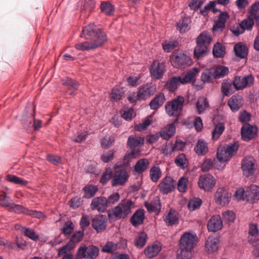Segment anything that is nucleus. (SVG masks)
Here are the masks:
<instances>
[{
    "label": "nucleus",
    "instance_id": "obj_50",
    "mask_svg": "<svg viewBox=\"0 0 259 259\" xmlns=\"http://www.w3.org/2000/svg\"><path fill=\"white\" fill-rule=\"evenodd\" d=\"M175 163L181 168H185L188 166V160L183 153L179 154L175 159Z\"/></svg>",
    "mask_w": 259,
    "mask_h": 259
},
{
    "label": "nucleus",
    "instance_id": "obj_39",
    "mask_svg": "<svg viewBox=\"0 0 259 259\" xmlns=\"http://www.w3.org/2000/svg\"><path fill=\"white\" fill-rule=\"evenodd\" d=\"M176 127L173 124L168 125L163 128L160 132V136L164 140H168L175 133Z\"/></svg>",
    "mask_w": 259,
    "mask_h": 259
},
{
    "label": "nucleus",
    "instance_id": "obj_27",
    "mask_svg": "<svg viewBox=\"0 0 259 259\" xmlns=\"http://www.w3.org/2000/svg\"><path fill=\"white\" fill-rule=\"evenodd\" d=\"M145 219V210L144 209H138L130 219V222L135 227H137L143 223Z\"/></svg>",
    "mask_w": 259,
    "mask_h": 259
},
{
    "label": "nucleus",
    "instance_id": "obj_43",
    "mask_svg": "<svg viewBox=\"0 0 259 259\" xmlns=\"http://www.w3.org/2000/svg\"><path fill=\"white\" fill-rule=\"evenodd\" d=\"M194 151L198 155H203L208 151L207 143L204 140H198L194 148Z\"/></svg>",
    "mask_w": 259,
    "mask_h": 259
},
{
    "label": "nucleus",
    "instance_id": "obj_62",
    "mask_svg": "<svg viewBox=\"0 0 259 259\" xmlns=\"http://www.w3.org/2000/svg\"><path fill=\"white\" fill-rule=\"evenodd\" d=\"M83 234V230L76 232L72 235L71 238L69 241H71L72 245L75 246V243L79 242L82 240Z\"/></svg>",
    "mask_w": 259,
    "mask_h": 259
},
{
    "label": "nucleus",
    "instance_id": "obj_2",
    "mask_svg": "<svg viewBox=\"0 0 259 259\" xmlns=\"http://www.w3.org/2000/svg\"><path fill=\"white\" fill-rule=\"evenodd\" d=\"M134 208L133 201L130 199H123L117 206L107 210L108 217L111 220L124 219L132 212Z\"/></svg>",
    "mask_w": 259,
    "mask_h": 259
},
{
    "label": "nucleus",
    "instance_id": "obj_5",
    "mask_svg": "<svg viewBox=\"0 0 259 259\" xmlns=\"http://www.w3.org/2000/svg\"><path fill=\"white\" fill-rule=\"evenodd\" d=\"M184 102V97L180 96L171 101L167 102L165 105L166 113L169 116L177 117L176 121H178L183 110Z\"/></svg>",
    "mask_w": 259,
    "mask_h": 259
},
{
    "label": "nucleus",
    "instance_id": "obj_16",
    "mask_svg": "<svg viewBox=\"0 0 259 259\" xmlns=\"http://www.w3.org/2000/svg\"><path fill=\"white\" fill-rule=\"evenodd\" d=\"M104 39H105L104 37H101L96 42H93L91 40L78 42L75 45V48L77 50L82 51L96 49L102 46V42Z\"/></svg>",
    "mask_w": 259,
    "mask_h": 259
},
{
    "label": "nucleus",
    "instance_id": "obj_23",
    "mask_svg": "<svg viewBox=\"0 0 259 259\" xmlns=\"http://www.w3.org/2000/svg\"><path fill=\"white\" fill-rule=\"evenodd\" d=\"M223 227V221L220 215L212 217L208 222L207 229L210 232H217Z\"/></svg>",
    "mask_w": 259,
    "mask_h": 259
},
{
    "label": "nucleus",
    "instance_id": "obj_46",
    "mask_svg": "<svg viewBox=\"0 0 259 259\" xmlns=\"http://www.w3.org/2000/svg\"><path fill=\"white\" fill-rule=\"evenodd\" d=\"M225 130L224 124L222 122H219L215 125V127L212 132V139L213 140H217L223 134Z\"/></svg>",
    "mask_w": 259,
    "mask_h": 259
},
{
    "label": "nucleus",
    "instance_id": "obj_25",
    "mask_svg": "<svg viewBox=\"0 0 259 259\" xmlns=\"http://www.w3.org/2000/svg\"><path fill=\"white\" fill-rule=\"evenodd\" d=\"M235 91L233 80L227 79L223 81L221 84V92L224 96H229Z\"/></svg>",
    "mask_w": 259,
    "mask_h": 259
},
{
    "label": "nucleus",
    "instance_id": "obj_37",
    "mask_svg": "<svg viewBox=\"0 0 259 259\" xmlns=\"http://www.w3.org/2000/svg\"><path fill=\"white\" fill-rule=\"evenodd\" d=\"M165 97L163 94L156 95L150 102L149 106L152 110H157L162 105Z\"/></svg>",
    "mask_w": 259,
    "mask_h": 259
},
{
    "label": "nucleus",
    "instance_id": "obj_15",
    "mask_svg": "<svg viewBox=\"0 0 259 259\" xmlns=\"http://www.w3.org/2000/svg\"><path fill=\"white\" fill-rule=\"evenodd\" d=\"M129 177L127 171L125 169H120L115 171L112 180V185L116 186L123 185Z\"/></svg>",
    "mask_w": 259,
    "mask_h": 259
},
{
    "label": "nucleus",
    "instance_id": "obj_38",
    "mask_svg": "<svg viewBox=\"0 0 259 259\" xmlns=\"http://www.w3.org/2000/svg\"><path fill=\"white\" fill-rule=\"evenodd\" d=\"M162 176V171L160 167L156 165H153L149 171V177L152 182H157Z\"/></svg>",
    "mask_w": 259,
    "mask_h": 259
},
{
    "label": "nucleus",
    "instance_id": "obj_54",
    "mask_svg": "<svg viewBox=\"0 0 259 259\" xmlns=\"http://www.w3.org/2000/svg\"><path fill=\"white\" fill-rule=\"evenodd\" d=\"M177 40H166L162 44V48L166 52H170L178 46Z\"/></svg>",
    "mask_w": 259,
    "mask_h": 259
},
{
    "label": "nucleus",
    "instance_id": "obj_4",
    "mask_svg": "<svg viewBox=\"0 0 259 259\" xmlns=\"http://www.w3.org/2000/svg\"><path fill=\"white\" fill-rule=\"evenodd\" d=\"M81 37H84L93 42H96L102 37H104L102 42V45L107 40V36L104 32L102 31L94 23H91L83 28Z\"/></svg>",
    "mask_w": 259,
    "mask_h": 259
},
{
    "label": "nucleus",
    "instance_id": "obj_29",
    "mask_svg": "<svg viewBox=\"0 0 259 259\" xmlns=\"http://www.w3.org/2000/svg\"><path fill=\"white\" fill-rule=\"evenodd\" d=\"M228 105L233 112H236L242 106V97L239 95H233L229 99Z\"/></svg>",
    "mask_w": 259,
    "mask_h": 259
},
{
    "label": "nucleus",
    "instance_id": "obj_64",
    "mask_svg": "<svg viewBox=\"0 0 259 259\" xmlns=\"http://www.w3.org/2000/svg\"><path fill=\"white\" fill-rule=\"evenodd\" d=\"M69 204L73 209H76L82 204V200L80 197L76 196L70 200Z\"/></svg>",
    "mask_w": 259,
    "mask_h": 259
},
{
    "label": "nucleus",
    "instance_id": "obj_20",
    "mask_svg": "<svg viewBox=\"0 0 259 259\" xmlns=\"http://www.w3.org/2000/svg\"><path fill=\"white\" fill-rule=\"evenodd\" d=\"M62 82L63 85L67 87L69 95L72 96L76 95V92L79 86L77 81L71 78L66 77L62 80Z\"/></svg>",
    "mask_w": 259,
    "mask_h": 259
},
{
    "label": "nucleus",
    "instance_id": "obj_59",
    "mask_svg": "<svg viewBox=\"0 0 259 259\" xmlns=\"http://www.w3.org/2000/svg\"><path fill=\"white\" fill-rule=\"evenodd\" d=\"M202 204V200L199 198H194L190 200L188 204V207L190 211L198 208Z\"/></svg>",
    "mask_w": 259,
    "mask_h": 259
},
{
    "label": "nucleus",
    "instance_id": "obj_57",
    "mask_svg": "<svg viewBox=\"0 0 259 259\" xmlns=\"http://www.w3.org/2000/svg\"><path fill=\"white\" fill-rule=\"evenodd\" d=\"M188 179L185 177H181L177 184V188L179 192H185L187 189Z\"/></svg>",
    "mask_w": 259,
    "mask_h": 259
},
{
    "label": "nucleus",
    "instance_id": "obj_42",
    "mask_svg": "<svg viewBox=\"0 0 259 259\" xmlns=\"http://www.w3.org/2000/svg\"><path fill=\"white\" fill-rule=\"evenodd\" d=\"M215 79L212 68L205 69L201 74V80L204 83L212 82Z\"/></svg>",
    "mask_w": 259,
    "mask_h": 259
},
{
    "label": "nucleus",
    "instance_id": "obj_1",
    "mask_svg": "<svg viewBox=\"0 0 259 259\" xmlns=\"http://www.w3.org/2000/svg\"><path fill=\"white\" fill-rule=\"evenodd\" d=\"M197 242V236L189 232H185L179 241V248L178 250L177 259H190L192 250Z\"/></svg>",
    "mask_w": 259,
    "mask_h": 259
},
{
    "label": "nucleus",
    "instance_id": "obj_55",
    "mask_svg": "<svg viewBox=\"0 0 259 259\" xmlns=\"http://www.w3.org/2000/svg\"><path fill=\"white\" fill-rule=\"evenodd\" d=\"M117 248V244L112 241H108L103 246L102 251L106 253H113Z\"/></svg>",
    "mask_w": 259,
    "mask_h": 259
},
{
    "label": "nucleus",
    "instance_id": "obj_49",
    "mask_svg": "<svg viewBox=\"0 0 259 259\" xmlns=\"http://www.w3.org/2000/svg\"><path fill=\"white\" fill-rule=\"evenodd\" d=\"M147 239V235L145 232L139 233L136 238L135 245L138 248H142L145 245Z\"/></svg>",
    "mask_w": 259,
    "mask_h": 259
},
{
    "label": "nucleus",
    "instance_id": "obj_48",
    "mask_svg": "<svg viewBox=\"0 0 259 259\" xmlns=\"http://www.w3.org/2000/svg\"><path fill=\"white\" fill-rule=\"evenodd\" d=\"M41 121L39 119H35L34 118L31 120L25 121L24 123L25 128L28 130V128L32 127L34 130H39L41 127Z\"/></svg>",
    "mask_w": 259,
    "mask_h": 259
},
{
    "label": "nucleus",
    "instance_id": "obj_21",
    "mask_svg": "<svg viewBox=\"0 0 259 259\" xmlns=\"http://www.w3.org/2000/svg\"><path fill=\"white\" fill-rule=\"evenodd\" d=\"M107 207L105 197L100 196L94 198L91 203V209L92 210H97L99 212H104Z\"/></svg>",
    "mask_w": 259,
    "mask_h": 259
},
{
    "label": "nucleus",
    "instance_id": "obj_34",
    "mask_svg": "<svg viewBox=\"0 0 259 259\" xmlns=\"http://www.w3.org/2000/svg\"><path fill=\"white\" fill-rule=\"evenodd\" d=\"M190 19L189 17L182 18L177 24V29L181 33L185 32L190 28Z\"/></svg>",
    "mask_w": 259,
    "mask_h": 259
},
{
    "label": "nucleus",
    "instance_id": "obj_40",
    "mask_svg": "<svg viewBox=\"0 0 259 259\" xmlns=\"http://www.w3.org/2000/svg\"><path fill=\"white\" fill-rule=\"evenodd\" d=\"M149 164V161L147 159H140L136 163L134 169L137 172L142 174L148 168Z\"/></svg>",
    "mask_w": 259,
    "mask_h": 259
},
{
    "label": "nucleus",
    "instance_id": "obj_10",
    "mask_svg": "<svg viewBox=\"0 0 259 259\" xmlns=\"http://www.w3.org/2000/svg\"><path fill=\"white\" fill-rule=\"evenodd\" d=\"M156 91V86L152 83H147L140 87L138 93L139 100H145L153 96Z\"/></svg>",
    "mask_w": 259,
    "mask_h": 259
},
{
    "label": "nucleus",
    "instance_id": "obj_44",
    "mask_svg": "<svg viewBox=\"0 0 259 259\" xmlns=\"http://www.w3.org/2000/svg\"><path fill=\"white\" fill-rule=\"evenodd\" d=\"M95 6L94 0H84L83 5L80 10L82 14L89 15Z\"/></svg>",
    "mask_w": 259,
    "mask_h": 259
},
{
    "label": "nucleus",
    "instance_id": "obj_19",
    "mask_svg": "<svg viewBox=\"0 0 259 259\" xmlns=\"http://www.w3.org/2000/svg\"><path fill=\"white\" fill-rule=\"evenodd\" d=\"M245 196L247 201L255 203L259 200V187L256 185H251L246 190Z\"/></svg>",
    "mask_w": 259,
    "mask_h": 259
},
{
    "label": "nucleus",
    "instance_id": "obj_31",
    "mask_svg": "<svg viewBox=\"0 0 259 259\" xmlns=\"http://www.w3.org/2000/svg\"><path fill=\"white\" fill-rule=\"evenodd\" d=\"M15 229L17 230L21 229L24 235L31 240L36 241L38 240L39 237L36 234L35 231L30 228L17 225L15 226Z\"/></svg>",
    "mask_w": 259,
    "mask_h": 259
},
{
    "label": "nucleus",
    "instance_id": "obj_32",
    "mask_svg": "<svg viewBox=\"0 0 259 259\" xmlns=\"http://www.w3.org/2000/svg\"><path fill=\"white\" fill-rule=\"evenodd\" d=\"M196 44L197 45L194 50V57L199 60L206 55L207 52V48L206 46L199 44L198 42H196Z\"/></svg>",
    "mask_w": 259,
    "mask_h": 259
},
{
    "label": "nucleus",
    "instance_id": "obj_56",
    "mask_svg": "<svg viewBox=\"0 0 259 259\" xmlns=\"http://www.w3.org/2000/svg\"><path fill=\"white\" fill-rule=\"evenodd\" d=\"M120 196L118 192H115L110 195L107 198H106V202L108 207H110L118 202L120 199Z\"/></svg>",
    "mask_w": 259,
    "mask_h": 259
},
{
    "label": "nucleus",
    "instance_id": "obj_3",
    "mask_svg": "<svg viewBox=\"0 0 259 259\" xmlns=\"http://www.w3.org/2000/svg\"><path fill=\"white\" fill-rule=\"evenodd\" d=\"M198 73V69L194 68L189 71L184 77L174 76L168 80L165 84V88L170 92L175 91L181 84H185L195 80L196 74Z\"/></svg>",
    "mask_w": 259,
    "mask_h": 259
},
{
    "label": "nucleus",
    "instance_id": "obj_30",
    "mask_svg": "<svg viewBox=\"0 0 259 259\" xmlns=\"http://www.w3.org/2000/svg\"><path fill=\"white\" fill-rule=\"evenodd\" d=\"M164 221L168 226L178 224L179 218L177 212L174 209H170L169 211L164 216Z\"/></svg>",
    "mask_w": 259,
    "mask_h": 259
},
{
    "label": "nucleus",
    "instance_id": "obj_11",
    "mask_svg": "<svg viewBox=\"0 0 259 259\" xmlns=\"http://www.w3.org/2000/svg\"><path fill=\"white\" fill-rule=\"evenodd\" d=\"M241 168L246 177L253 175L255 171L254 159L251 156L244 158L241 162Z\"/></svg>",
    "mask_w": 259,
    "mask_h": 259
},
{
    "label": "nucleus",
    "instance_id": "obj_9",
    "mask_svg": "<svg viewBox=\"0 0 259 259\" xmlns=\"http://www.w3.org/2000/svg\"><path fill=\"white\" fill-rule=\"evenodd\" d=\"M233 81L235 90L239 91L250 87L253 83L254 78L251 74L246 76L237 75Z\"/></svg>",
    "mask_w": 259,
    "mask_h": 259
},
{
    "label": "nucleus",
    "instance_id": "obj_17",
    "mask_svg": "<svg viewBox=\"0 0 259 259\" xmlns=\"http://www.w3.org/2000/svg\"><path fill=\"white\" fill-rule=\"evenodd\" d=\"M164 70V64L163 63L154 61L150 68V72L153 78L159 79L162 77Z\"/></svg>",
    "mask_w": 259,
    "mask_h": 259
},
{
    "label": "nucleus",
    "instance_id": "obj_33",
    "mask_svg": "<svg viewBox=\"0 0 259 259\" xmlns=\"http://www.w3.org/2000/svg\"><path fill=\"white\" fill-rule=\"evenodd\" d=\"M144 138L137 136H130L127 140V144L131 149L139 147L144 144Z\"/></svg>",
    "mask_w": 259,
    "mask_h": 259
},
{
    "label": "nucleus",
    "instance_id": "obj_52",
    "mask_svg": "<svg viewBox=\"0 0 259 259\" xmlns=\"http://www.w3.org/2000/svg\"><path fill=\"white\" fill-rule=\"evenodd\" d=\"M100 8L102 12L107 15H111L113 14L114 7L110 2H103L100 5Z\"/></svg>",
    "mask_w": 259,
    "mask_h": 259
},
{
    "label": "nucleus",
    "instance_id": "obj_6",
    "mask_svg": "<svg viewBox=\"0 0 259 259\" xmlns=\"http://www.w3.org/2000/svg\"><path fill=\"white\" fill-rule=\"evenodd\" d=\"M238 148V145L235 143L230 145L219 146L217 153V159L221 162L228 161L236 153Z\"/></svg>",
    "mask_w": 259,
    "mask_h": 259
},
{
    "label": "nucleus",
    "instance_id": "obj_24",
    "mask_svg": "<svg viewBox=\"0 0 259 259\" xmlns=\"http://www.w3.org/2000/svg\"><path fill=\"white\" fill-rule=\"evenodd\" d=\"M220 243L219 238L210 236L208 238L205 244V250L208 253H212L217 251Z\"/></svg>",
    "mask_w": 259,
    "mask_h": 259
},
{
    "label": "nucleus",
    "instance_id": "obj_61",
    "mask_svg": "<svg viewBox=\"0 0 259 259\" xmlns=\"http://www.w3.org/2000/svg\"><path fill=\"white\" fill-rule=\"evenodd\" d=\"M208 106V103L206 99L199 100L196 103V108L198 113L200 114Z\"/></svg>",
    "mask_w": 259,
    "mask_h": 259
},
{
    "label": "nucleus",
    "instance_id": "obj_7",
    "mask_svg": "<svg viewBox=\"0 0 259 259\" xmlns=\"http://www.w3.org/2000/svg\"><path fill=\"white\" fill-rule=\"evenodd\" d=\"M172 65L176 68L185 67L191 65L192 62L191 58L184 53L175 51L170 58Z\"/></svg>",
    "mask_w": 259,
    "mask_h": 259
},
{
    "label": "nucleus",
    "instance_id": "obj_58",
    "mask_svg": "<svg viewBox=\"0 0 259 259\" xmlns=\"http://www.w3.org/2000/svg\"><path fill=\"white\" fill-rule=\"evenodd\" d=\"M139 153L140 151L139 150L134 149L125 154L123 158V165L126 166H128L130 164V159L136 158Z\"/></svg>",
    "mask_w": 259,
    "mask_h": 259
},
{
    "label": "nucleus",
    "instance_id": "obj_35",
    "mask_svg": "<svg viewBox=\"0 0 259 259\" xmlns=\"http://www.w3.org/2000/svg\"><path fill=\"white\" fill-rule=\"evenodd\" d=\"M82 190L84 192L83 197L90 199L95 195L99 189L97 186L88 184L83 187Z\"/></svg>",
    "mask_w": 259,
    "mask_h": 259
},
{
    "label": "nucleus",
    "instance_id": "obj_63",
    "mask_svg": "<svg viewBox=\"0 0 259 259\" xmlns=\"http://www.w3.org/2000/svg\"><path fill=\"white\" fill-rule=\"evenodd\" d=\"M112 175V170L111 168H107L106 169L104 172L103 174L101 179L100 183L105 184H106L111 178Z\"/></svg>",
    "mask_w": 259,
    "mask_h": 259
},
{
    "label": "nucleus",
    "instance_id": "obj_28",
    "mask_svg": "<svg viewBox=\"0 0 259 259\" xmlns=\"http://www.w3.org/2000/svg\"><path fill=\"white\" fill-rule=\"evenodd\" d=\"M144 206L148 212H155L157 213L160 212L161 207L160 200L158 198L153 199L150 203L145 202Z\"/></svg>",
    "mask_w": 259,
    "mask_h": 259
},
{
    "label": "nucleus",
    "instance_id": "obj_51",
    "mask_svg": "<svg viewBox=\"0 0 259 259\" xmlns=\"http://www.w3.org/2000/svg\"><path fill=\"white\" fill-rule=\"evenodd\" d=\"M124 94L123 88L117 87L114 88L111 93V98L115 101H117L121 99L122 96Z\"/></svg>",
    "mask_w": 259,
    "mask_h": 259
},
{
    "label": "nucleus",
    "instance_id": "obj_45",
    "mask_svg": "<svg viewBox=\"0 0 259 259\" xmlns=\"http://www.w3.org/2000/svg\"><path fill=\"white\" fill-rule=\"evenodd\" d=\"M211 36L209 33L204 31L201 33L196 38V42L205 46L209 44L211 41Z\"/></svg>",
    "mask_w": 259,
    "mask_h": 259
},
{
    "label": "nucleus",
    "instance_id": "obj_22",
    "mask_svg": "<svg viewBox=\"0 0 259 259\" xmlns=\"http://www.w3.org/2000/svg\"><path fill=\"white\" fill-rule=\"evenodd\" d=\"M93 228L100 232L105 230L107 226V221L105 216L103 215H99L95 217L92 220V224Z\"/></svg>",
    "mask_w": 259,
    "mask_h": 259
},
{
    "label": "nucleus",
    "instance_id": "obj_53",
    "mask_svg": "<svg viewBox=\"0 0 259 259\" xmlns=\"http://www.w3.org/2000/svg\"><path fill=\"white\" fill-rule=\"evenodd\" d=\"M7 180L12 183L18 184L22 186H25L28 184V182L16 176L8 175Z\"/></svg>",
    "mask_w": 259,
    "mask_h": 259
},
{
    "label": "nucleus",
    "instance_id": "obj_14",
    "mask_svg": "<svg viewBox=\"0 0 259 259\" xmlns=\"http://www.w3.org/2000/svg\"><path fill=\"white\" fill-rule=\"evenodd\" d=\"M231 194L224 188H219L215 194V202L221 205H225L229 203L231 199Z\"/></svg>",
    "mask_w": 259,
    "mask_h": 259
},
{
    "label": "nucleus",
    "instance_id": "obj_36",
    "mask_svg": "<svg viewBox=\"0 0 259 259\" xmlns=\"http://www.w3.org/2000/svg\"><path fill=\"white\" fill-rule=\"evenodd\" d=\"M234 50L236 56L240 58H245L248 55L247 47L241 42L234 46Z\"/></svg>",
    "mask_w": 259,
    "mask_h": 259
},
{
    "label": "nucleus",
    "instance_id": "obj_47",
    "mask_svg": "<svg viewBox=\"0 0 259 259\" xmlns=\"http://www.w3.org/2000/svg\"><path fill=\"white\" fill-rule=\"evenodd\" d=\"M212 53L214 57L222 58L225 54V49L221 43L217 42L213 46Z\"/></svg>",
    "mask_w": 259,
    "mask_h": 259
},
{
    "label": "nucleus",
    "instance_id": "obj_8",
    "mask_svg": "<svg viewBox=\"0 0 259 259\" xmlns=\"http://www.w3.org/2000/svg\"><path fill=\"white\" fill-rule=\"evenodd\" d=\"M99 253V249L97 246L82 245L78 248L76 255L78 259H95Z\"/></svg>",
    "mask_w": 259,
    "mask_h": 259
},
{
    "label": "nucleus",
    "instance_id": "obj_26",
    "mask_svg": "<svg viewBox=\"0 0 259 259\" xmlns=\"http://www.w3.org/2000/svg\"><path fill=\"white\" fill-rule=\"evenodd\" d=\"M161 249V246L159 242H155L151 245L147 246L144 250L145 255L151 258L156 256Z\"/></svg>",
    "mask_w": 259,
    "mask_h": 259
},
{
    "label": "nucleus",
    "instance_id": "obj_60",
    "mask_svg": "<svg viewBox=\"0 0 259 259\" xmlns=\"http://www.w3.org/2000/svg\"><path fill=\"white\" fill-rule=\"evenodd\" d=\"M254 22L253 18L248 17L247 19L243 20L240 23V27L241 29L245 30H250L252 29Z\"/></svg>",
    "mask_w": 259,
    "mask_h": 259
},
{
    "label": "nucleus",
    "instance_id": "obj_41",
    "mask_svg": "<svg viewBox=\"0 0 259 259\" xmlns=\"http://www.w3.org/2000/svg\"><path fill=\"white\" fill-rule=\"evenodd\" d=\"M212 69L215 79L223 78L229 73V68L226 66L219 65Z\"/></svg>",
    "mask_w": 259,
    "mask_h": 259
},
{
    "label": "nucleus",
    "instance_id": "obj_18",
    "mask_svg": "<svg viewBox=\"0 0 259 259\" xmlns=\"http://www.w3.org/2000/svg\"><path fill=\"white\" fill-rule=\"evenodd\" d=\"M257 132V128L249 124L243 125L241 128V135L244 141H249L254 138Z\"/></svg>",
    "mask_w": 259,
    "mask_h": 259
},
{
    "label": "nucleus",
    "instance_id": "obj_12",
    "mask_svg": "<svg viewBox=\"0 0 259 259\" xmlns=\"http://www.w3.org/2000/svg\"><path fill=\"white\" fill-rule=\"evenodd\" d=\"M198 184L201 189L208 191L214 186L215 181L212 175L207 174L199 177Z\"/></svg>",
    "mask_w": 259,
    "mask_h": 259
},
{
    "label": "nucleus",
    "instance_id": "obj_13",
    "mask_svg": "<svg viewBox=\"0 0 259 259\" xmlns=\"http://www.w3.org/2000/svg\"><path fill=\"white\" fill-rule=\"evenodd\" d=\"M176 181L170 177H166L158 185L160 191L163 194H167L171 192L176 186Z\"/></svg>",
    "mask_w": 259,
    "mask_h": 259
}]
</instances>
